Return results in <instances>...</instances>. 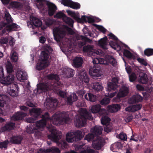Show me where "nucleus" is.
I'll return each instance as SVG.
<instances>
[{
  "mask_svg": "<svg viewBox=\"0 0 153 153\" xmlns=\"http://www.w3.org/2000/svg\"><path fill=\"white\" fill-rule=\"evenodd\" d=\"M42 119L37 121L35 123V126L30 124L26 128V131L29 134L36 132L38 129L44 127L45 126L46 121L50 120L56 126L69 123L70 119L69 116L64 112L56 113L52 117V119L49 117V113L46 112L42 115Z\"/></svg>",
  "mask_w": 153,
  "mask_h": 153,
  "instance_id": "1",
  "label": "nucleus"
},
{
  "mask_svg": "<svg viewBox=\"0 0 153 153\" xmlns=\"http://www.w3.org/2000/svg\"><path fill=\"white\" fill-rule=\"evenodd\" d=\"M6 67L7 72L9 74L6 77H4L3 68L1 67H0V82L5 85H10L13 89L10 88L9 94L11 96H17L18 95V91L19 88L17 85L12 83L14 80L15 76L11 74L13 70L12 65L10 61H7Z\"/></svg>",
  "mask_w": 153,
  "mask_h": 153,
  "instance_id": "2",
  "label": "nucleus"
},
{
  "mask_svg": "<svg viewBox=\"0 0 153 153\" xmlns=\"http://www.w3.org/2000/svg\"><path fill=\"white\" fill-rule=\"evenodd\" d=\"M48 130L51 133L48 135L49 139L58 143L59 146L62 149H64L68 147L67 143L63 141L59 142V140L61 139L62 133L60 131L57 130L54 126L51 124L47 126Z\"/></svg>",
  "mask_w": 153,
  "mask_h": 153,
  "instance_id": "3",
  "label": "nucleus"
},
{
  "mask_svg": "<svg viewBox=\"0 0 153 153\" xmlns=\"http://www.w3.org/2000/svg\"><path fill=\"white\" fill-rule=\"evenodd\" d=\"M80 116L76 119L75 122L76 126L83 127L85 125L87 120H92L91 113L88 112L86 109H82L80 113Z\"/></svg>",
  "mask_w": 153,
  "mask_h": 153,
  "instance_id": "4",
  "label": "nucleus"
},
{
  "mask_svg": "<svg viewBox=\"0 0 153 153\" xmlns=\"http://www.w3.org/2000/svg\"><path fill=\"white\" fill-rule=\"evenodd\" d=\"M84 135L80 130H76L74 132L68 133L66 135V139L68 143L77 142L81 140Z\"/></svg>",
  "mask_w": 153,
  "mask_h": 153,
  "instance_id": "5",
  "label": "nucleus"
},
{
  "mask_svg": "<svg viewBox=\"0 0 153 153\" xmlns=\"http://www.w3.org/2000/svg\"><path fill=\"white\" fill-rule=\"evenodd\" d=\"M29 111L30 115L32 117L27 118L26 120L29 123H32L33 126H35V121L40 115L42 112V110L40 108H33Z\"/></svg>",
  "mask_w": 153,
  "mask_h": 153,
  "instance_id": "6",
  "label": "nucleus"
},
{
  "mask_svg": "<svg viewBox=\"0 0 153 153\" xmlns=\"http://www.w3.org/2000/svg\"><path fill=\"white\" fill-rule=\"evenodd\" d=\"M37 2L39 3L42 8L44 9L46 6L48 8V13L49 15L51 16L53 15L56 10V7L54 4L46 0H36Z\"/></svg>",
  "mask_w": 153,
  "mask_h": 153,
  "instance_id": "7",
  "label": "nucleus"
},
{
  "mask_svg": "<svg viewBox=\"0 0 153 153\" xmlns=\"http://www.w3.org/2000/svg\"><path fill=\"white\" fill-rule=\"evenodd\" d=\"M111 81L108 83L107 87V91L109 92L114 91L110 93L109 97L111 98L113 97L118 91L117 89L118 87V80L117 78L114 77L112 79Z\"/></svg>",
  "mask_w": 153,
  "mask_h": 153,
  "instance_id": "8",
  "label": "nucleus"
},
{
  "mask_svg": "<svg viewBox=\"0 0 153 153\" xmlns=\"http://www.w3.org/2000/svg\"><path fill=\"white\" fill-rule=\"evenodd\" d=\"M108 36L109 39H111L113 40H112L110 41L109 42L110 45L114 50H116L117 48L119 50H120L121 48L117 43L118 39L117 37L111 33H110L108 35Z\"/></svg>",
  "mask_w": 153,
  "mask_h": 153,
  "instance_id": "9",
  "label": "nucleus"
},
{
  "mask_svg": "<svg viewBox=\"0 0 153 153\" xmlns=\"http://www.w3.org/2000/svg\"><path fill=\"white\" fill-rule=\"evenodd\" d=\"M83 51L89 56H95V54L98 55L100 53L98 51L94 49L93 46L89 45L83 47Z\"/></svg>",
  "mask_w": 153,
  "mask_h": 153,
  "instance_id": "10",
  "label": "nucleus"
},
{
  "mask_svg": "<svg viewBox=\"0 0 153 153\" xmlns=\"http://www.w3.org/2000/svg\"><path fill=\"white\" fill-rule=\"evenodd\" d=\"M53 35L54 39L57 42H60L65 36V32L64 30L56 28L53 30Z\"/></svg>",
  "mask_w": 153,
  "mask_h": 153,
  "instance_id": "11",
  "label": "nucleus"
},
{
  "mask_svg": "<svg viewBox=\"0 0 153 153\" xmlns=\"http://www.w3.org/2000/svg\"><path fill=\"white\" fill-rule=\"evenodd\" d=\"M128 92V88L126 86H123L120 88L116 97L114 98V100H116V101H119L120 98L126 96Z\"/></svg>",
  "mask_w": 153,
  "mask_h": 153,
  "instance_id": "12",
  "label": "nucleus"
},
{
  "mask_svg": "<svg viewBox=\"0 0 153 153\" xmlns=\"http://www.w3.org/2000/svg\"><path fill=\"white\" fill-rule=\"evenodd\" d=\"M90 74L95 77H99L102 74V72L100 67L99 65H94L92 68L90 69Z\"/></svg>",
  "mask_w": 153,
  "mask_h": 153,
  "instance_id": "13",
  "label": "nucleus"
},
{
  "mask_svg": "<svg viewBox=\"0 0 153 153\" xmlns=\"http://www.w3.org/2000/svg\"><path fill=\"white\" fill-rule=\"evenodd\" d=\"M104 141L100 138H97L93 142L92 146L96 150H100L104 146Z\"/></svg>",
  "mask_w": 153,
  "mask_h": 153,
  "instance_id": "14",
  "label": "nucleus"
},
{
  "mask_svg": "<svg viewBox=\"0 0 153 153\" xmlns=\"http://www.w3.org/2000/svg\"><path fill=\"white\" fill-rule=\"evenodd\" d=\"M50 85L48 83H42L37 85V91L38 93L45 92L50 89Z\"/></svg>",
  "mask_w": 153,
  "mask_h": 153,
  "instance_id": "15",
  "label": "nucleus"
},
{
  "mask_svg": "<svg viewBox=\"0 0 153 153\" xmlns=\"http://www.w3.org/2000/svg\"><path fill=\"white\" fill-rule=\"evenodd\" d=\"M92 112L94 113H98L100 116L102 115L105 111V110L101 108V106L99 104L93 105L91 109Z\"/></svg>",
  "mask_w": 153,
  "mask_h": 153,
  "instance_id": "16",
  "label": "nucleus"
},
{
  "mask_svg": "<svg viewBox=\"0 0 153 153\" xmlns=\"http://www.w3.org/2000/svg\"><path fill=\"white\" fill-rule=\"evenodd\" d=\"M52 50L50 47L48 46L45 49L44 51H42L41 53L42 60L46 62L49 58V53L51 52Z\"/></svg>",
  "mask_w": 153,
  "mask_h": 153,
  "instance_id": "17",
  "label": "nucleus"
},
{
  "mask_svg": "<svg viewBox=\"0 0 153 153\" xmlns=\"http://www.w3.org/2000/svg\"><path fill=\"white\" fill-rule=\"evenodd\" d=\"M41 153H60V151L59 148L54 146H53L49 148H41L39 150Z\"/></svg>",
  "mask_w": 153,
  "mask_h": 153,
  "instance_id": "18",
  "label": "nucleus"
},
{
  "mask_svg": "<svg viewBox=\"0 0 153 153\" xmlns=\"http://www.w3.org/2000/svg\"><path fill=\"white\" fill-rule=\"evenodd\" d=\"M78 40H81L82 41H80L78 43V45L79 48H81L85 45L87 42H90L91 40L89 38L82 35H80L77 38Z\"/></svg>",
  "mask_w": 153,
  "mask_h": 153,
  "instance_id": "19",
  "label": "nucleus"
},
{
  "mask_svg": "<svg viewBox=\"0 0 153 153\" xmlns=\"http://www.w3.org/2000/svg\"><path fill=\"white\" fill-rule=\"evenodd\" d=\"M62 73L65 77L68 78L73 76L75 74V71L71 68H67L64 69Z\"/></svg>",
  "mask_w": 153,
  "mask_h": 153,
  "instance_id": "20",
  "label": "nucleus"
},
{
  "mask_svg": "<svg viewBox=\"0 0 153 153\" xmlns=\"http://www.w3.org/2000/svg\"><path fill=\"white\" fill-rule=\"evenodd\" d=\"M142 107L141 104H138L132 105H130L125 109L126 111L129 112H134L140 110Z\"/></svg>",
  "mask_w": 153,
  "mask_h": 153,
  "instance_id": "21",
  "label": "nucleus"
},
{
  "mask_svg": "<svg viewBox=\"0 0 153 153\" xmlns=\"http://www.w3.org/2000/svg\"><path fill=\"white\" fill-rule=\"evenodd\" d=\"M143 97L139 95H134L129 99V102L131 104H134L141 102Z\"/></svg>",
  "mask_w": 153,
  "mask_h": 153,
  "instance_id": "22",
  "label": "nucleus"
},
{
  "mask_svg": "<svg viewBox=\"0 0 153 153\" xmlns=\"http://www.w3.org/2000/svg\"><path fill=\"white\" fill-rule=\"evenodd\" d=\"M139 82L143 84H147L149 80L148 77L147 75L143 72H141L139 76Z\"/></svg>",
  "mask_w": 153,
  "mask_h": 153,
  "instance_id": "23",
  "label": "nucleus"
},
{
  "mask_svg": "<svg viewBox=\"0 0 153 153\" xmlns=\"http://www.w3.org/2000/svg\"><path fill=\"white\" fill-rule=\"evenodd\" d=\"M83 62V59L81 57H76L73 60V66L76 68H79L82 66Z\"/></svg>",
  "mask_w": 153,
  "mask_h": 153,
  "instance_id": "24",
  "label": "nucleus"
},
{
  "mask_svg": "<svg viewBox=\"0 0 153 153\" xmlns=\"http://www.w3.org/2000/svg\"><path fill=\"white\" fill-rule=\"evenodd\" d=\"M102 130L103 128L102 126H96L91 128V131L95 136H98L102 134Z\"/></svg>",
  "mask_w": 153,
  "mask_h": 153,
  "instance_id": "25",
  "label": "nucleus"
},
{
  "mask_svg": "<svg viewBox=\"0 0 153 153\" xmlns=\"http://www.w3.org/2000/svg\"><path fill=\"white\" fill-rule=\"evenodd\" d=\"M78 97L75 93H74L67 98L66 102L68 105H71L74 102L77 100Z\"/></svg>",
  "mask_w": 153,
  "mask_h": 153,
  "instance_id": "26",
  "label": "nucleus"
},
{
  "mask_svg": "<svg viewBox=\"0 0 153 153\" xmlns=\"http://www.w3.org/2000/svg\"><path fill=\"white\" fill-rule=\"evenodd\" d=\"M30 24L32 26L34 25L36 27H39L42 24V21L39 19L34 17H33L30 19Z\"/></svg>",
  "mask_w": 153,
  "mask_h": 153,
  "instance_id": "27",
  "label": "nucleus"
},
{
  "mask_svg": "<svg viewBox=\"0 0 153 153\" xmlns=\"http://www.w3.org/2000/svg\"><path fill=\"white\" fill-rule=\"evenodd\" d=\"M79 78L81 81L84 82L86 84L89 82L88 76L85 71H83L80 73Z\"/></svg>",
  "mask_w": 153,
  "mask_h": 153,
  "instance_id": "28",
  "label": "nucleus"
},
{
  "mask_svg": "<svg viewBox=\"0 0 153 153\" xmlns=\"http://www.w3.org/2000/svg\"><path fill=\"white\" fill-rule=\"evenodd\" d=\"M23 138L21 135L13 136L11 138L10 141L15 144H19L21 143Z\"/></svg>",
  "mask_w": 153,
  "mask_h": 153,
  "instance_id": "29",
  "label": "nucleus"
},
{
  "mask_svg": "<svg viewBox=\"0 0 153 153\" xmlns=\"http://www.w3.org/2000/svg\"><path fill=\"white\" fill-rule=\"evenodd\" d=\"M15 123L10 122L7 124L2 128V130L3 131H10L13 130L15 126Z\"/></svg>",
  "mask_w": 153,
  "mask_h": 153,
  "instance_id": "30",
  "label": "nucleus"
},
{
  "mask_svg": "<svg viewBox=\"0 0 153 153\" xmlns=\"http://www.w3.org/2000/svg\"><path fill=\"white\" fill-rule=\"evenodd\" d=\"M48 66L46 62L43 60H39L37 63L36 68L39 70H42Z\"/></svg>",
  "mask_w": 153,
  "mask_h": 153,
  "instance_id": "31",
  "label": "nucleus"
},
{
  "mask_svg": "<svg viewBox=\"0 0 153 153\" xmlns=\"http://www.w3.org/2000/svg\"><path fill=\"white\" fill-rule=\"evenodd\" d=\"M9 100V98L6 95H0V107H4V105L7 104Z\"/></svg>",
  "mask_w": 153,
  "mask_h": 153,
  "instance_id": "32",
  "label": "nucleus"
},
{
  "mask_svg": "<svg viewBox=\"0 0 153 153\" xmlns=\"http://www.w3.org/2000/svg\"><path fill=\"white\" fill-rule=\"evenodd\" d=\"M46 105L48 108L53 109L56 108L57 106V100L56 99H54L53 100H51V102H48L46 104Z\"/></svg>",
  "mask_w": 153,
  "mask_h": 153,
  "instance_id": "33",
  "label": "nucleus"
},
{
  "mask_svg": "<svg viewBox=\"0 0 153 153\" xmlns=\"http://www.w3.org/2000/svg\"><path fill=\"white\" fill-rule=\"evenodd\" d=\"M108 39L106 36L100 39L98 41V45L100 46L102 49H106V45H107V42Z\"/></svg>",
  "mask_w": 153,
  "mask_h": 153,
  "instance_id": "34",
  "label": "nucleus"
},
{
  "mask_svg": "<svg viewBox=\"0 0 153 153\" xmlns=\"http://www.w3.org/2000/svg\"><path fill=\"white\" fill-rule=\"evenodd\" d=\"M27 115L26 113L19 111L16 113L15 115L14 116V120H22Z\"/></svg>",
  "mask_w": 153,
  "mask_h": 153,
  "instance_id": "35",
  "label": "nucleus"
},
{
  "mask_svg": "<svg viewBox=\"0 0 153 153\" xmlns=\"http://www.w3.org/2000/svg\"><path fill=\"white\" fill-rule=\"evenodd\" d=\"M85 98L87 100L92 102H95L97 100V96L91 93H88L85 95Z\"/></svg>",
  "mask_w": 153,
  "mask_h": 153,
  "instance_id": "36",
  "label": "nucleus"
},
{
  "mask_svg": "<svg viewBox=\"0 0 153 153\" xmlns=\"http://www.w3.org/2000/svg\"><path fill=\"white\" fill-rule=\"evenodd\" d=\"M108 108L112 112H115L120 109V106L118 104H113L110 106H109Z\"/></svg>",
  "mask_w": 153,
  "mask_h": 153,
  "instance_id": "37",
  "label": "nucleus"
},
{
  "mask_svg": "<svg viewBox=\"0 0 153 153\" xmlns=\"http://www.w3.org/2000/svg\"><path fill=\"white\" fill-rule=\"evenodd\" d=\"M63 21L69 26L71 27H73L74 21L71 18L66 16H65V18H63Z\"/></svg>",
  "mask_w": 153,
  "mask_h": 153,
  "instance_id": "38",
  "label": "nucleus"
},
{
  "mask_svg": "<svg viewBox=\"0 0 153 153\" xmlns=\"http://www.w3.org/2000/svg\"><path fill=\"white\" fill-rule=\"evenodd\" d=\"M122 147V144L120 142H117L112 144L110 146V149L113 152L116 149H119Z\"/></svg>",
  "mask_w": 153,
  "mask_h": 153,
  "instance_id": "39",
  "label": "nucleus"
},
{
  "mask_svg": "<svg viewBox=\"0 0 153 153\" xmlns=\"http://www.w3.org/2000/svg\"><path fill=\"white\" fill-rule=\"evenodd\" d=\"M111 119L110 118L107 116H102L101 121L102 124L103 125L109 124Z\"/></svg>",
  "mask_w": 153,
  "mask_h": 153,
  "instance_id": "40",
  "label": "nucleus"
},
{
  "mask_svg": "<svg viewBox=\"0 0 153 153\" xmlns=\"http://www.w3.org/2000/svg\"><path fill=\"white\" fill-rule=\"evenodd\" d=\"M11 59L12 62H16L18 60V56L17 53L15 51L13 50L11 52Z\"/></svg>",
  "mask_w": 153,
  "mask_h": 153,
  "instance_id": "41",
  "label": "nucleus"
},
{
  "mask_svg": "<svg viewBox=\"0 0 153 153\" xmlns=\"http://www.w3.org/2000/svg\"><path fill=\"white\" fill-rule=\"evenodd\" d=\"M93 88L97 91H100L102 90V87L98 82H95L93 84Z\"/></svg>",
  "mask_w": 153,
  "mask_h": 153,
  "instance_id": "42",
  "label": "nucleus"
},
{
  "mask_svg": "<svg viewBox=\"0 0 153 153\" xmlns=\"http://www.w3.org/2000/svg\"><path fill=\"white\" fill-rule=\"evenodd\" d=\"M4 18L5 20H6L7 24H8L13 22L11 16L7 11H6L5 13Z\"/></svg>",
  "mask_w": 153,
  "mask_h": 153,
  "instance_id": "43",
  "label": "nucleus"
},
{
  "mask_svg": "<svg viewBox=\"0 0 153 153\" xmlns=\"http://www.w3.org/2000/svg\"><path fill=\"white\" fill-rule=\"evenodd\" d=\"M107 61L113 66H115L117 65V62L116 59L112 56H108Z\"/></svg>",
  "mask_w": 153,
  "mask_h": 153,
  "instance_id": "44",
  "label": "nucleus"
},
{
  "mask_svg": "<svg viewBox=\"0 0 153 153\" xmlns=\"http://www.w3.org/2000/svg\"><path fill=\"white\" fill-rule=\"evenodd\" d=\"M145 55L147 56H150L153 55V49L151 48H147L144 51Z\"/></svg>",
  "mask_w": 153,
  "mask_h": 153,
  "instance_id": "45",
  "label": "nucleus"
},
{
  "mask_svg": "<svg viewBox=\"0 0 153 153\" xmlns=\"http://www.w3.org/2000/svg\"><path fill=\"white\" fill-rule=\"evenodd\" d=\"M93 63L95 65L97 66L98 64H104V61L101 58H95L93 60Z\"/></svg>",
  "mask_w": 153,
  "mask_h": 153,
  "instance_id": "46",
  "label": "nucleus"
},
{
  "mask_svg": "<svg viewBox=\"0 0 153 153\" xmlns=\"http://www.w3.org/2000/svg\"><path fill=\"white\" fill-rule=\"evenodd\" d=\"M18 27L19 26L16 24L13 23L11 25H8L7 27V30L10 32L12 30H16V29L19 28Z\"/></svg>",
  "mask_w": 153,
  "mask_h": 153,
  "instance_id": "47",
  "label": "nucleus"
},
{
  "mask_svg": "<svg viewBox=\"0 0 153 153\" xmlns=\"http://www.w3.org/2000/svg\"><path fill=\"white\" fill-rule=\"evenodd\" d=\"M17 76L23 80H26L27 79V74L25 72H21L18 74H17Z\"/></svg>",
  "mask_w": 153,
  "mask_h": 153,
  "instance_id": "48",
  "label": "nucleus"
},
{
  "mask_svg": "<svg viewBox=\"0 0 153 153\" xmlns=\"http://www.w3.org/2000/svg\"><path fill=\"white\" fill-rule=\"evenodd\" d=\"M80 4L78 3L72 1L70 7L74 9H78L80 7Z\"/></svg>",
  "mask_w": 153,
  "mask_h": 153,
  "instance_id": "49",
  "label": "nucleus"
},
{
  "mask_svg": "<svg viewBox=\"0 0 153 153\" xmlns=\"http://www.w3.org/2000/svg\"><path fill=\"white\" fill-rule=\"evenodd\" d=\"M124 55L127 58L131 59L133 57L132 54L128 50L124 49L123 52Z\"/></svg>",
  "mask_w": 153,
  "mask_h": 153,
  "instance_id": "50",
  "label": "nucleus"
},
{
  "mask_svg": "<svg viewBox=\"0 0 153 153\" xmlns=\"http://www.w3.org/2000/svg\"><path fill=\"white\" fill-rule=\"evenodd\" d=\"M8 143L9 141L7 140L0 142V149L4 148L5 149H7Z\"/></svg>",
  "mask_w": 153,
  "mask_h": 153,
  "instance_id": "51",
  "label": "nucleus"
},
{
  "mask_svg": "<svg viewBox=\"0 0 153 153\" xmlns=\"http://www.w3.org/2000/svg\"><path fill=\"white\" fill-rule=\"evenodd\" d=\"M95 135L92 133L88 134L86 135L84 138L85 140H86L88 141L89 142L93 140Z\"/></svg>",
  "mask_w": 153,
  "mask_h": 153,
  "instance_id": "52",
  "label": "nucleus"
},
{
  "mask_svg": "<svg viewBox=\"0 0 153 153\" xmlns=\"http://www.w3.org/2000/svg\"><path fill=\"white\" fill-rule=\"evenodd\" d=\"M110 102V99L107 97H104L100 101V103L102 105H106Z\"/></svg>",
  "mask_w": 153,
  "mask_h": 153,
  "instance_id": "53",
  "label": "nucleus"
},
{
  "mask_svg": "<svg viewBox=\"0 0 153 153\" xmlns=\"http://www.w3.org/2000/svg\"><path fill=\"white\" fill-rule=\"evenodd\" d=\"M66 16V15L60 11L57 12L56 14L54 16V17L58 19L62 18L63 20V18H65V16Z\"/></svg>",
  "mask_w": 153,
  "mask_h": 153,
  "instance_id": "54",
  "label": "nucleus"
},
{
  "mask_svg": "<svg viewBox=\"0 0 153 153\" xmlns=\"http://www.w3.org/2000/svg\"><path fill=\"white\" fill-rule=\"evenodd\" d=\"M94 25L96 26L97 29L98 30L103 33H105L106 32L107 30L102 26L98 25L96 24H94Z\"/></svg>",
  "mask_w": 153,
  "mask_h": 153,
  "instance_id": "55",
  "label": "nucleus"
},
{
  "mask_svg": "<svg viewBox=\"0 0 153 153\" xmlns=\"http://www.w3.org/2000/svg\"><path fill=\"white\" fill-rule=\"evenodd\" d=\"M72 1L70 0H62L61 4L65 6L70 7Z\"/></svg>",
  "mask_w": 153,
  "mask_h": 153,
  "instance_id": "56",
  "label": "nucleus"
},
{
  "mask_svg": "<svg viewBox=\"0 0 153 153\" xmlns=\"http://www.w3.org/2000/svg\"><path fill=\"white\" fill-rule=\"evenodd\" d=\"M54 21L52 19L49 18H47L45 20V23L46 25L48 27L52 25L54 23Z\"/></svg>",
  "mask_w": 153,
  "mask_h": 153,
  "instance_id": "57",
  "label": "nucleus"
},
{
  "mask_svg": "<svg viewBox=\"0 0 153 153\" xmlns=\"http://www.w3.org/2000/svg\"><path fill=\"white\" fill-rule=\"evenodd\" d=\"M10 6L12 8H17L19 7V2L17 1H12L10 4Z\"/></svg>",
  "mask_w": 153,
  "mask_h": 153,
  "instance_id": "58",
  "label": "nucleus"
},
{
  "mask_svg": "<svg viewBox=\"0 0 153 153\" xmlns=\"http://www.w3.org/2000/svg\"><path fill=\"white\" fill-rule=\"evenodd\" d=\"M48 78L49 79L57 80L58 76L57 75L51 74L48 75Z\"/></svg>",
  "mask_w": 153,
  "mask_h": 153,
  "instance_id": "59",
  "label": "nucleus"
},
{
  "mask_svg": "<svg viewBox=\"0 0 153 153\" xmlns=\"http://www.w3.org/2000/svg\"><path fill=\"white\" fill-rule=\"evenodd\" d=\"M136 78V75L134 73H132L131 75L129 76V79L130 82H133L135 81Z\"/></svg>",
  "mask_w": 153,
  "mask_h": 153,
  "instance_id": "60",
  "label": "nucleus"
},
{
  "mask_svg": "<svg viewBox=\"0 0 153 153\" xmlns=\"http://www.w3.org/2000/svg\"><path fill=\"white\" fill-rule=\"evenodd\" d=\"M137 61L142 65L146 66L147 65V63L146 61L143 59L141 58H138L137 59Z\"/></svg>",
  "mask_w": 153,
  "mask_h": 153,
  "instance_id": "61",
  "label": "nucleus"
},
{
  "mask_svg": "<svg viewBox=\"0 0 153 153\" xmlns=\"http://www.w3.org/2000/svg\"><path fill=\"white\" fill-rule=\"evenodd\" d=\"M8 42V39L6 37H2L0 39V44H7Z\"/></svg>",
  "mask_w": 153,
  "mask_h": 153,
  "instance_id": "62",
  "label": "nucleus"
},
{
  "mask_svg": "<svg viewBox=\"0 0 153 153\" xmlns=\"http://www.w3.org/2000/svg\"><path fill=\"white\" fill-rule=\"evenodd\" d=\"M119 138L123 140H126L127 139L126 134L123 133H120L119 135Z\"/></svg>",
  "mask_w": 153,
  "mask_h": 153,
  "instance_id": "63",
  "label": "nucleus"
},
{
  "mask_svg": "<svg viewBox=\"0 0 153 153\" xmlns=\"http://www.w3.org/2000/svg\"><path fill=\"white\" fill-rule=\"evenodd\" d=\"M105 125L106 126L104 127V131L107 132L111 131L112 130L111 127L108 124Z\"/></svg>",
  "mask_w": 153,
  "mask_h": 153,
  "instance_id": "64",
  "label": "nucleus"
}]
</instances>
